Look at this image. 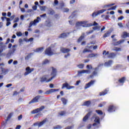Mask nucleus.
<instances>
[{"instance_id": "1", "label": "nucleus", "mask_w": 129, "mask_h": 129, "mask_svg": "<svg viewBox=\"0 0 129 129\" xmlns=\"http://www.w3.org/2000/svg\"><path fill=\"white\" fill-rule=\"evenodd\" d=\"M52 69V72L50 74V75L52 76L49 79H47V77H48V75H45L43 77H41L40 78V82H46L48 83V82H50L51 80L54 79L56 76H57V69H55L53 67H51Z\"/></svg>"}, {"instance_id": "2", "label": "nucleus", "mask_w": 129, "mask_h": 129, "mask_svg": "<svg viewBox=\"0 0 129 129\" xmlns=\"http://www.w3.org/2000/svg\"><path fill=\"white\" fill-rule=\"evenodd\" d=\"M49 120H48L47 118H45L44 119H43L41 122H36L33 123L32 125V126L34 125V126H38V127H41V126H42V125H44L45 123L46 122H48Z\"/></svg>"}, {"instance_id": "3", "label": "nucleus", "mask_w": 129, "mask_h": 129, "mask_svg": "<svg viewBox=\"0 0 129 129\" xmlns=\"http://www.w3.org/2000/svg\"><path fill=\"white\" fill-rule=\"evenodd\" d=\"M60 52H61V53H63V54H66V53H68L67 55H64V58H67L69 57V56H70V53H69V52H70L71 50L70 48L61 47L60 48Z\"/></svg>"}, {"instance_id": "4", "label": "nucleus", "mask_w": 129, "mask_h": 129, "mask_svg": "<svg viewBox=\"0 0 129 129\" xmlns=\"http://www.w3.org/2000/svg\"><path fill=\"white\" fill-rule=\"evenodd\" d=\"M103 55H104L105 56H107V57H108L109 59H113V58H114L116 54L113 52H110L109 53V51H106V50H104L103 51Z\"/></svg>"}, {"instance_id": "5", "label": "nucleus", "mask_w": 129, "mask_h": 129, "mask_svg": "<svg viewBox=\"0 0 129 129\" xmlns=\"http://www.w3.org/2000/svg\"><path fill=\"white\" fill-rule=\"evenodd\" d=\"M45 55H47V56H52L53 55H55V53L52 51V47L49 46L47 48H46L45 50Z\"/></svg>"}, {"instance_id": "6", "label": "nucleus", "mask_w": 129, "mask_h": 129, "mask_svg": "<svg viewBox=\"0 0 129 129\" xmlns=\"http://www.w3.org/2000/svg\"><path fill=\"white\" fill-rule=\"evenodd\" d=\"M43 109H45V106H41L40 108H37L31 112V114H36L40 111H42Z\"/></svg>"}, {"instance_id": "7", "label": "nucleus", "mask_w": 129, "mask_h": 129, "mask_svg": "<svg viewBox=\"0 0 129 129\" xmlns=\"http://www.w3.org/2000/svg\"><path fill=\"white\" fill-rule=\"evenodd\" d=\"M106 10L105 9H102L98 11L97 12H94L92 14V17L93 18H95V17H97V16H98L99 15H101V14H103V13H104V12H106Z\"/></svg>"}, {"instance_id": "8", "label": "nucleus", "mask_w": 129, "mask_h": 129, "mask_svg": "<svg viewBox=\"0 0 129 129\" xmlns=\"http://www.w3.org/2000/svg\"><path fill=\"white\" fill-rule=\"evenodd\" d=\"M41 20V18L39 17H37V19L34 20L33 21H31L29 25L28 28H31L32 26H36L38 23H39V21Z\"/></svg>"}, {"instance_id": "9", "label": "nucleus", "mask_w": 129, "mask_h": 129, "mask_svg": "<svg viewBox=\"0 0 129 129\" xmlns=\"http://www.w3.org/2000/svg\"><path fill=\"white\" fill-rule=\"evenodd\" d=\"M40 98H41V96L37 95L34 98L32 99L29 102V104H32V103H37L39 102V101L40 100Z\"/></svg>"}, {"instance_id": "10", "label": "nucleus", "mask_w": 129, "mask_h": 129, "mask_svg": "<svg viewBox=\"0 0 129 129\" xmlns=\"http://www.w3.org/2000/svg\"><path fill=\"white\" fill-rule=\"evenodd\" d=\"M34 69L30 68V67H27L26 68V72L24 73V76H27V75H29L30 73H32L33 71H34Z\"/></svg>"}, {"instance_id": "11", "label": "nucleus", "mask_w": 129, "mask_h": 129, "mask_svg": "<svg viewBox=\"0 0 129 129\" xmlns=\"http://www.w3.org/2000/svg\"><path fill=\"white\" fill-rule=\"evenodd\" d=\"M67 88V89H72V88H74V86H70L69 84L66 83L62 84V86L61 87V89H64V88Z\"/></svg>"}, {"instance_id": "12", "label": "nucleus", "mask_w": 129, "mask_h": 129, "mask_svg": "<svg viewBox=\"0 0 129 129\" xmlns=\"http://www.w3.org/2000/svg\"><path fill=\"white\" fill-rule=\"evenodd\" d=\"M86 27V22L85 21H81V22H77L76 24V27Z\"/></svg>"}, {"instance_id": "13", "label": "nucleus", "mask_w": 129, "mask_h": 129, "mask_svg": "<svg viewBox=\"0 0 129 129\" xmlns=\"http://www.w3.org/2000/svg\"><path fill=\"white\" fill-rule=\"evenodd\" d=\"M94 117L95 119L94 121L96 123H100V118H99V117L96 116V114H94V115L92 117V119L94 118Z\"/></svg>"}, {"instance_id": "14", "label": "nucleus", "mask_w": 129, "mask_h": 129, "mask_svg": "<svg viewBox=\"0 0 129 129\" xmlns=\"http://www.w3.org/2000/svg\"><path fill=\"white\" fill-rule=\"evenodd\" d=\"M95 83V81L91 80L90 82L86 84V85L85 86V89H87V88H89V87H90V86H91L92 85H93Z\"/></svg>"}, {"instance_id": "15", "label": "nucleus", "mask_w": 129, "mask_h": 129, "mask_svg": "<svg viewBox=\"0 0 129 129\" xmlns=\"http://www.w3.org/2000/svg\"><path fill=\"white\" fill-rule=\"evenodd\" d=\"M56 91H59V89H50L49 90L46 91L45 93L44 94H51V93H53V92H56Z\"/></svg>"}, {"instance_id": "16", "label": "nucleus", "mask_w": 129, "mask_h": 129, "mask_svg": "<svg viewBox=\"0 0 129 129\" xmlns=\"http://www.w3.org/2000/svg\"><path fill=\"white\" fill-rule=\"evenodd\" d=\"M115 109H116V108L115 107V106L113 105H110L108 108L107 111L109 112H113V111H115Z\"/></svg>"}, {"instance_id": "17", "label": "nucleus", "mask_w": 129, "mask_h": 129, "mask_svg": "<svg viewBox=\"0 0 129 129\" xmlns=\"http://www.w3.org/2000/svg\"><path fill=\"white\" fill-rule=\"evenodd\" d=\"M70 33H62L58 36L59 39H64V38H67L68 35Z\"/></svg>"}, {"instance_id": "18", "label": "nucleus", "mask_w": 129, "mask_h": 129, "mask_svg": "<svg viewBox=\"0 0 129 129\" xmlns=\"http://www.w3.org/2000/svg\"><path fill=\"white\" fill-rule=\"evenodd\" d=\"M91 113H92V111H91L89 112L83 118V121H86L88 118H89V117L90 115H91Z\"/></svg>"}, {"instance_id": "19", "label": "nucleus", "mask_w": 129, "mask_h": 129, "mask_svg": "<svg viewBox=\"0 0 129 129\" xmlns=\"http://www.w3.org/2000/svg\"><path fill=\"white\" fill-rule=\"evenodd\" d=\"M94 71L92 73V75L90 76V77H92L93 76H96L98 73V68H95L94 69Z\"/></svg>"}, {"instance_id": "20", "label": "nucleus", "mask_w": 129, "mask_h": 129, "mask_svg": "<svg viewBox=\"0 0 129 129\" xmlns=\"http://www.w3.org/2000/svg\"><path fill=\"white\" fill-rule=\"evenodd\" d=\"M108 93V90L105 89L103 91H102L99 93V96H104V95H106V94H107Z\"/></svg>"}, {"instance_id": "21", "label": "nucleus", "mask_w": 129, "mask_h": 129, "mask_svg": "<svg viewBox=\"0 0 129 129\" xmlns=\"http://www.w3.org/2000/svg\"><path fill=\"white\" fill-rule=\"evenodd\" d=\"M1 69L2 71V72L4 75H6V74H7L8 72H9V69H5L3 68L2 67H1Z\"/></svg>"}, {"instance_id": "22", "label": "nucleus", "mask_w": 129, "mask_h": 129, "mask_svg": "<svg viewBox=\"0 0 129 129\" xmlns=\"http://www.w3.org/2000/svg\"><path fill=\"white\" fill-rule=\"evenodd\" d=\"M44 47H41L37 48L35 49V52H37L38 53H42L44 51Z\"/></svg>"}, {"instance_id": "23", "label": "nucleus", "mask_w": 129, "mask_h": 129, "mask_svg": "<svg viewBox=\"0 0 129 129\" xmlns=\"http://www.w3.org/2000/svg\"><path fill=\"white\" fill-rule=\"evenodd\" d=\"M60 100L62 102L63 105H66V104H67V102H68V100H67L65 98H61Z\"/></svg>"}, {"instance_id": "24", "label": "nucleus", "mask_w": 129, "mask_h": 129, "mask_svg": "<svg viewBox=\"0 0 129 129\" xmlns=\"http://www.w3.org/2000/svg\"><path fill=\"white\" fill-rule=\"evenodd\" d=\"M82 73H90V71L88 70H83L78 72V74H82Z\"/></svg>"}, {"instance_id": "25", "label": "nucleus", "mask_w": 129, "mask_h": 129, "mask_svg": "<svg viewBox=\"0 0 129 129\" xmlns=\"http://www.w3.org/2000/svg\"><path fill=\"white\" fill-rule=\"evenodd\" d=\"M112 62V60H109L107 62H105L104 65L105 66H111Z\"/></svg>"}, {"instance_id": "26", "label": "nucleus", "mask_w": 129, "mask_h": 129, "mask_svg": "<svg viewBox=\"0 0 129 129\" xmlns=\"http://www.w3.org/2000/svg\"><path fill=\"white\" fill-rule=\"evenodd\" d=\"M48 15H51L52 16H53V15H54V14H55V11H54V10H53V9L50 8L48 10V12L47 13Z\"/></svg>"}, {"instance_id": "27", "label": "nucleus", "mask_w": 129, "mask_h": 129, "mask_svg": "<svg viewBox=\"0 0 129 129\" xmlns=\"http://www.w3.org/2000/svg\"><path fill=\"white\" fill-rule=\"evenodd\" d=\"M98 55V54L96 53L95 54L94 53H90L88 55V56H87V58H93L94 57H96V56H97Z\"/></svg>"}, {"instance_id": "28", "label": "nucleus", "mask_w": 129, "mask_h": 129, "mask_svg": "<svg viewBox=\"0 0 129 129\" xmlns=\"http://www.w3.org/2000/svg\"><path fill=\"white\" fill-rule=\"evenodd\" d=\"M66 111H61L60 112H58L59 116H63L64 115H66Z\"/></svg>"}, {"instance_id": "29", "label": "nucleus", "mask_w": 129, "mask_h": 129, "mask_svg": "<svg viewBox=\"0 0 129 129\" xmlns=\"http://www.w3.org/2000/svg\"><path fill=\"white\" fill-rule=\"evenodd\" d=\"M33 55H34V53L33 52L29 53L28 55L25 57V60H29V59H30V58H31V57H32Z\"/></svg>"}, {"instance_id": "30", "label": "nucleus", "mask_w": 129, "mask_h": 129, "mask_svg": "<svg viewBox=\"0 0 129 129\" xmlns=\"http://www.w3.org/2000/svg\"><path fill=\"white\" fill-rule=\"evenodd\" d=\"M121 37L123 39H125V38H127V37H128V33H127V32L124 31L123 32V34L121 36Z\"/></svg>"}, {"instance_id": "31", "label": "nucleus", "mask_w": 129, "mask_h": 129, "mask_svg": "<svg viewBox=\"0 0 129 129\" xmlns=\"http://www.w3.org/2000/svg\"><path fill=\"white\" fill-rule=\"evenodd\" d=\"M87 52H90V53H92V50H91L90 49H88L87 48H85L83 50V54H85V53H87Z\"/></svg>"}, {"instance_id": "32", "label": "nucleus", "mask_w": 129, "mask_h": 129, "mask_svg": "<svg viewBox=\"0 0 129 129\" xmlns=\"http://www.w3.org/2000/svg\"><path fill=\"white\" fill-rule=\"evenodd\" d=\"M13 115H14V113H13V112L10 113L7 117L6 121H8L9 119H11V118H12V116H13Z\"/></svg>"}, {"instance_id": "33", "label": "nucleus", "mask_w": 129, "mask_h": 129, "mask_svg": "<svg viewBox=\"0 0 129 129\" xmlns=\"http://www.w3.org/2000/svg\"><path fill=\"white\" fill-rule=\"evenodd\" d=\"M13 115H14V113H13V112L10 113L7 117L6 121H8L9 119H11V118H12V116H13Z\"/></svg>"}, {"instance_id": "34", "label": "nucleus", "mask_w": 129, "mask_h": 129, "mask_svg": "<svg viewBox=\"0 0 129 129\" xmlns=\"http://www.w3.org/2000/svg\"><path fill=\"white\" fill-rule=\"evenodd\" d=\"M124 81H125V77H124L118 80V82H119V83H124Z\"/></svg>"}, {"instance_id": "35", "label": "nucleus", "mask_w": 129, "mask_h": 129, "mask_svg": "<svg viewBox=\"0 0 129 129\" xmlns=\"http://www.w3.org/2000/svg\"><path fill=\"white\" fill-rule=\"evenodd\" d=\"M5 19H6V20H7L6 26L7 27H8V26H10V25H11V22H10L11 21V19L10 18H8L7 17H5Z\"/></svg>"}, {"instance_id": "36", "label": "nucleus", "mask_w": 129, "mask_h": 129, "mask_svg": "<svg viewBox=\"0 0 129 129\" xmlns=\"http://www.w3.org/2000/svg\"><path fill=\"white\" fill-rule=\"evenodd\" d=\"M91 104V102L90 101H87L84 103V105L85 106H89Z\"/></svg>"}, {"instance_id": "37", "label": "nucleus", "mask_w": 129, "mask_h": 129, "mask_svg": "<svg viewBox=\"0 0 129 129\" xmlns=\"http://www.w3.org/2000/svg\"><path fill=\"white\" fill-rule=\"evenodd\" d=\"M110 32L107 31L106 33H105L103 35V38H107V37H109L110 35Z\"/></svg>"}, {"instance_id": "38", "label": "nucleus", "mask_w": 129, "mask_h": 129, "mask_svg": "<svg viewBox=\"0 0 129 129\" xmlns=\"http://www.w3.org/2000/svg\"><path fill=\"white\" fill-rule=\"evenodd\" d=\"M84 39V35H81L79 39H78V43H80V42H81V41H82V40H83Z\"/></svg>"}, {"instance_id": "39", "label": "nucleus", "mask_w": 129, "mask_h": 129, "mask_svg": "<svg viewBox=\"0 0 129 129\" xmlns=\"http://www.w3.org/2000/svg\"><path fill=\"white\" fill-rule=\"evenodd\" d=\"M96 112L99 115H102L103 114V112L100 110H96Z\"/></svg>"}, {"instance_id": "40", "label": "nucleus", "mask_w": 129, "mask_h": 129, "mask_svg": "<svg viewBox=\"0 0 129 129\" xmlns=\"http://www.w3.org/2000/svg\"><path fill=\"white\" fill-rule=\"evenodd\" d=\"M49 63V60L48 59H45L42 62V65H46Z\"/></svg>"}, {"instance_id": "41", "label": "nucleus", "mask_w": 129, "mask_h": 129, "mask_svg": "<svg viewBox=\"0 0 129 129\" xmlns=\"http://www.w3.org/2000/svg\"><path fill=\"white\" fill-rule=\"evenodd\" d=\"M77 67L80 69H83L84 68V64H79L77 66Z\"/></svg>"}, {"instance_id": "42", "label": "nucleus", "mask_w": 129, "mask_h": 129, "mask_svg": "<svg viewBox=\"0 0 129 129\" xmlns=\"http://www.w3.org/2000/svg\"><path fill=\"white\" fill-rule=\"evenodd\" d=\"M103 17H105V20H109V16L108 15H101V18H103Z\"/></svg>"}, {"instance_id": "43", "label": "nucleus", "mask_w": 129, "mask_h": 129, "mask_svg": "<svg viewBox=\"0 0 129 129\" xmlns=\"http://www.w3.org/2000/svg\"><path fill=\"white\" fill-rule=\"evenodd\" d=\"M122 42H123V40H119V41L116 42L115 43V45L116 46L117 45H120V44L121 43H122Z\"/></svg>"}, {"instance_id": "44", "label": "nucleus", "mask_w": 129, "mask_h": 129, "mask_svg": "<svg viewBox=\"0 0 129 129\" xmlns=\"http://www.w3.org/2000/svg\"><path fill=\"white\" fill-rule=\"evenodd\" d=\"M16 35L18 37H21V36H23V34L21 32H18L16 33Z\"/></svg>"}, {"instance_id": "45", "label": "nucleus", "mask_w": 129, "mask_h": 129, "mask_svg": "<svg viewBox=\"0 0 129 129\" xmlns=\"http://www.w3.org/2000/svg\"><path fill=\"white\" fill-rule=\"evenodd\" d=\"M120 50H121V48H120V47H115L113 49V51H120Z\"/></svg>"}, {"instance_id": "46", "label": "nucleus", "mask_w": 129, "mask_h": 129, "mask_svg": "<svg viewBox=\"0 0 129 129\" xmlns=\"http://www.w3.org/2000/svg\"><path fill=\"white\" fill-rule=\"evenodd\" d=\"M86 67L87 69H90V70H91L93 68L91 64H88L87 65Z\"/></svg>"}, {"instance_id": "47", "label": "nucleus", "mask_w": 129, "mask_h": 129, "mask_svg": "<svg viewBox=\"0 0 129 129\" xmlns=\"http://www.w3.org/2000/svg\"><path fill=\"white\" fill-rule=\"evenodd\" d=\"M16 45H14L13 46V48H12V53H15L16 52Z\"/></svg>"}, {"instance_id": "48", "label": "nucleus", "mask_w": 129, "mask_h": 129, "mask_svg": "<svg viewBox=\"0 0 129 129\" xmlns=\"http://www.w3.org/2000/svg\"><path fill=\"white\" fill-rule=\"evenodd\" d=\"M117 8V6H115L111 7V9H112V11H114Z\"/></svg>"}, {"instance_id": "49", "label": "nucleus", "mask_w": 129, "mask_h": 129, "mask_svg": "<svg viewBox=\"0 0 129 129\" xmlns=\"http://www.w3.org/2000/svg\"><path fill=\"white\" fill-rule=\"evenodd\" d=\"M64 13H68L69 12V9L68 8H64L63 9Z\"/></svg>"}, {"instance_id": "50", "label": "nucleus", "mask_w": 129, "mask_h": 129, "mask_svg": "<svg viewBox=\"0 0 129 129\" xmlns=\"http://www.w3.org/2000/svg\"><path fill=\"white\" fill-rule=\"evenodd\" d=\"M41 11H45V10L46 9V7L45 6H41L40 8Z\"/></svg>"}, {"instance_id": "51", "label": "nucleus", "mask_w": 129, "mask_h": 129, "mask_svg": "<svg viewBox=\"0 0 129 129\" xmlns=\"http://www.w3.org/2000/svg\"><path fill=\"white\" fill-rule=\"evenodd\" d=\"M118 26L119 27V28H123V25H122V23H118Z\"/></svg>"}, {"instance_id": "52", "label": "nucleus", "mask_w": 129, "mask_h": 129, "mask_svg": "<svg viewBox=\"0 0 129 129\" xmlns=\"http://www.w3.org/2000/svg\"><path fill=\"white\" fill-rule=\"evenodd\" d=\"M114 5H115V4L112 3V4L107 5L106 7H108V8H110V7H112V6H114Z\"/></svg>"}, {"instance_id": "53", "label": "nucleus", "mask_w": 129, "mask_h": 129, "mask_svg": "<svg viewBox=\"0 0 129 129\" xmlns=\"http://www.w3.org/2000/svg\"><path fill=\"white\" fill-rule=\"evenodd\" d=\"M22 118H23V115L21 114L18 117V120H21V119H22Z\"/></svg>"}, {"instance_id": "54", "label": "nucleus", "mask_w": 129, "mask_h": 129, "mask_svg": "<svg viewBox=\"0 0 129 129\" xmlns=\"http://www.w3.org/2000/svg\"><path fill=\"white\" fill-rule=\"evenodd\" d=\"M92 33H93V30H91L89 32H87L86 34L87 35H90V34H92Z\"/></svg>"}, {"instance_id": "55", "label": "nucleus", "mask_w": 129, "mask_h": 129, "mask_svg": "<svg viewBox=\"0 0 129 129\" xmlns=\"http://www.w3.org/2000/svg\"><path fill=\"white\" fill-rule=\"evenodd\" d=\"M18 22H19V17L15 18L14 23H18Z\"/></svg>"}, {"instance_id": "56", "label": "nucleus", "mask_w": 129, "mask_h": 129, "mask_svg": "<svg viewBox=\"0 0 129 129\" xmlns=\"http://www.w3.org/2000/svg\"><path fill=\"white\" fill-rule=\"evenodd\" d=\"M96 42L95 41H91L90 43H88V45H90V44L91 45H95V43Z\"/></svg>"}, {"instance_id": "57", "label": "nucleus", "mask_w": 129, "mask_h": 129, "mask_svg": "<svg viewBox=\"0 0 129 129\" xmlns=\"http://www.w3.org/2000/svg\"><path fill=\"white\" fill-rule=\"evenodd\" d=\"M22 126L21 125H17L15 128V129H21Z\"/></svg>"}, {"instance_id": "58", "label": "nucleus", "mask_w": 129, "mask_h": 129, "mask_svg": "<svg viewBox=\"0 0 129 129\" xmlns=\"http://www.w3.org/2000/svg\"><path fill=\"white\" fill-rule=\"evenodd\" d=\"M54 5H58V4H59V1H58V0H54Z\"/></svg>"}, {"instance_id": "59", "label": "nucleus", "mask_w": 129, "mask_h": 129, "mask_svg": "<svg viewBox=\"0 0 129 129\" xmlns=\"http://www.w3.org/2000/svg\"><path fill=\"white\" fill-rule=\"evenodd\" d=\"M13 61H14L13 59L9 60L8 61V64H12V63H13Z\"/></svg>"}, {"instance_id": "60", "label": "nucleus", "mask_w": 129, "mask_h": 129, "mask_svg": "<svg viewBox=\"0 0 129 129\" xmlns=\"http://www.w3.org/2000/svg\"><path fill=\"white\" fill-rule=\"evenodd\" d=\"M98 46L97 45H94V46H93V50H96V49H97V48H98Z\"/></svg>"}, {"instance_id": "61", "label": "nucleus", "mask_w": 129, "mask_h": 129, "mask_svg": "<svg viewBox=\"0 0 129 129\" xmlns=\"http://www.w3.org/2000/svg\"><path fill=\"white\" fill-rule=\"evenodd\" d=\"M32 9L33 10H34V11H36L37 10V6H34L33 7H32Z\"/></svg>"}, {"instance_id": "62", "label": "nucleus", "mask_w": 129, "mask_h": 129, "mask_svg": "<svg viewBox=\"0 0 129 129\" xmlns=\"http://www.w3.org/2000/svg\"><path fill=\"white\" fill-rule=\"evenodd\" d=\"M55 128H62V127L61 126V125H56V126L55 127Z\"/></svg>"}, {"instance_id": "63", "label": "nucleus", "mask_w": 129, "mask_h": 129, "mask_svg": "<svg viewBox=\"0 0 129 129\" xmlns=\"http://www.w3.org/2000/svg\"><path fill=\"white\" fill-rule=\"evenodd\" d=\"M123 18H124L123 16H121V17L118 18V20L121 21V20H122Z\"/></svg>"}, {"instance_id": "64", "label": "nucleus", "mask_w": 129, "mask_h": 129, "mask_svg": "<svg viewBox=\"0 0 129 129\" xmlns=\"http://www.w3.org/2000/svg\"><path fill=\"white\" fill-rule=\"evenodd\" d=\"M47 26L48 27H52V24L51 23V22H48L47 23Z\"/></svg>"}]
</instances>
